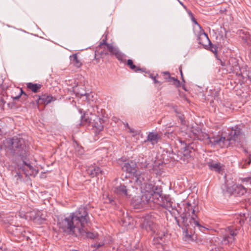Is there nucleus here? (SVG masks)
<instances>
[{
  "mask_svg": "<svg viewBox=\"0 0 251 251\" xmlns=\"http://www.w3.org/2000/svg\"><path fill=\"white\" fill-rule=\"evenodd\" d=\"M90 221L87 209L84 207H79L75 213L64 219H58L59 227L64 231L70 232L73 234L78 233L82 235L86 234L87 237L95 239L98 236L97 233L88 232L87 226Z\"/></svg>",
  "mask_w": 251,
  "mask_h": 251,
  "instance_id": "nucleus-1",
  "label": "nucleus"
},
{
  "mask_svg": "<svg viewBox=\"0 0 251 251\" xmlns=\"http://www.w3.org/2000/svg\"><path fill=\"white\" fill-rule=\"evenodd\" d=\"M183 207L178 205L176 211L182 219L183 234L186 240L192 241L195 238V229L197 227L202 232L208 229L201 226L197 220V214L199 212L198 203L195 201H186L183 203Z\"/></svg>",
  "mask_w": 251,
  "mask_h": 251,
  "instance_id": "nucleus-2",
  "label": "nucleus"
},
{
  "mask_svg": "<svg viewBox=\"0 0 251 251\" xmlns=\"http://www.w3.org/2000/svg\"><path fill=\"white\" fill-rule=\"evenodd\" d=\"M190 134L192 138L202 141L207 144L218 145L221 148L242 146L244 140V135L241 133L240 129L238 127L235 129L232 128L227 137L217 136L210 138L207 133L198 126H192Z\"/></svg>",
  "mask_w": 251,
  "mask_h": 251,
  "instance_id": "nucleus-3",
  "label": "nucleus"
},
{
  "mask_svg": "<svg viewBox=\"0 0 251 251\" xmlns=\"http://www.w3.org/2000/svg\"><path fill=\"white\" fill-rule=\"evenodd\" d=\"M140 223L142 228L153 233V244L158 246L157 247L158 251H163L165 234L156 225L154 217L151 214H147L141 218Z\"/></svg>",
  "mask_w": 251,
  "mask_h": 251,
  "instance_id": "nucleus-4",
  "label": "nucleus"
},
{
  "mask_svg": "<svg viewBox=\"0 0 251 251\" xmlns=\"http://www.w3.org/2000/svg\"><path fill=\"white\" fill-rule=\"evenodd\" d=\"M151 176L150 172H137L135 175L136 184L141 189L142 194L150 198L159 202V198H161L160 194L155 191L154 186L150 181Z\"/></svg>",
  "mask_w": 251,
  "mask_h": 251,
  "instance_id": "nucleus-5",
  "label": "nucleus"
},
{
  "mask_svg": "<svg viewBox=\"0 0 251 251\" xmlns=\"http://www.w3.org/2000/svg\"><path fill=\"white\" fill-rule=\"evenodd\" d=\"M25 137L19 135L12 138L6 139L4 141V145L13 155L23 156L25 154L28 144Z\"/></svg>",
  "mask_w": 251,
  "mask_h": 251,
  "instance_id": "nucleus-6",
  "label": "nucleus"
},
{
  "mask_svg": "<svg viewBox=\"0 0 251 251\" xmlns=\"http://www.w3.org/2000/svg\"><path fill=\"white\" fill-rule=\"evenodd\" d=\"M104 120L95 114H84L81 117V124L83 125L91 126L96 132H100L103 129Z\"/></svg>",
  "mask_w": 251,
  "mask_h": 251,
  "instance_id": "nucleus-7",
  "label": "nucleus"
},
{
  "mask_svg": "<svg viewBox=\"0 0 251 251\" xmlns=\"http://www.w3.org/2000/svg\"><path fill=\"white\" fill-rule=\"evenodd\" d=\"M223 234L222 243L223 245L230 244L234 241V237L237 235V232L233 226H229L226 228L222 229L221 231Z\"/></svg>",
  "mask_w": 251,
  "mask_h": 251,
  "instance_id": "nucleus-8",
  "label": "nucleus"
},
{
  "mask_svg": "<svg viewBox=\"0 0 251 251\" xmlns=\"http://www.w3.org/2000/svg\"><path fill=\"white\" fill-rule=\"evenodd\" d=\"M143 194L141 196H135L132 201L131 204L135 209H140L143 207L147 203L152 202L153 203H158L157 201L153 199H150Z\"/></svg>",
  "mask_w": 251,
  "mask_h": 251,
  "instance_id": "nucleus-9",
  "label": "nucleus"
},
{
  "mask_svg": "<svg viewBox=\"0 0 251 251\" xmlns=\"http://www.w3.org/2000/svg\"><path fill=\"white\" fill-rule=\"evenodd\" d=\"M227 191L230 194L235 196H242L245 194L247 190L241 184H234L230 187H227Z\"/></svg>",
  "mask_w": 251,
  "mask_h": 251,
  "instance_id": "nucleus-10",
  "label": "nucleus"
},
{
  "mask_svg": "<svg viewBox=\"0 0 251 251\" xmlns=\"http://www.w3.org/2000/svg\"><path fill=\"white\" fill-rule=\"evenodd\" d=\"M162 134L161 133L151 132L148 134L147 140L145 142H150L152 145L156 144L161 139Z\"/></svg>",
  "mask_w": 251,
  "mask_h": 251,
  "instance_id": "nucleus-11",
  "label": "nucleus"
},
{
  "mask_svg": "<svg viewBox=\"0 0 251 251\" xmlns=\"http://www.w3.org/2000/svg\"><path fill=\"white\" fill-rule=\"evenodd\" d=\"M207 165L210 170L219 174H223L224 170V166L220 163L212 161L207 163Z\"/></svg>",
  "mask_w": 251,
  "mask_h": 251,
  "instance_id": "nucleus-12",
  "label": "nucleus"
},
{
  "mask_svg": "<svg viewBox=\"0 0 251 251\" xmlns=\"http://www.w3.org/2000/svg\"><path fill=\"white\" fill-rule=\"evenodd\" d=\"M38 210L33 209L32 210L24 212L21 211L19 213V216L20 217L24 218L27 220H31L34 222V218L36 217L37 214H38Z\"/></svg>",
  "mask_w": 251,
  "mask_h": 251,
  "instance_id": "nucleus-13",
  "label": "nucleus"
},
{
  "mask_svg": "<svg viewBox=\"0 0 251 251\" xmlns=\"http://www.w3.org/2000/svg\"><path fill=\"white\" fill-rule=\"evenodd\" d=\"M136 164L135 162L132 161H128L124 163L122 168L124 171H126L130 174L135 173L137 171H135ZM136 174H135V176Z\"/></svg>",
  "mask_w": 251,
  "mask_h": 251,
  "instance_id": "nucleus-14",
  "label": "nucleus"
},
{
  "mask_svg": "<svg viewBox=\"0 0 251 251\" xmlns=\"http://www.w3.org/2000/svg\"><path fill=\"white\" fill-rule=\"evenodd\" d=\"M238 65V61L234 57H230L227 62H225L222 64L223 66H226L227 69L230 72L234 71L235 68H236Z\"/></svg>",
  "mask_w": 251,
  "mask_h": 251,
  "instance_id": "nucleus-15",
  "label": "nucleus"
},
{
  "mask_svg": "<svg viewBox=\"0 0 251 251\" xmlns=\"http://www.w3.org/2000/svg\"><path fill=\"white\" fill-rule=\"evenodd\" d=\"M106 47L110 54H114L116 58L119 60L122 61L123 60L124 55L120 52L117 48L114 47L112 45H107Z\"/></svg>",
  "mask_w": 251,
  "mask_h": 251,
  "instance_id": "nucleus-16",
  "label": "nucleus"
},
{
  "mask_svg": "<svg viewBox=\"0 0 251 251\" xmlns=\"http://www.w3.org/2000/svg\"><path fill=\"white\" fill-rule=\"evenodd\" d=\"M115 193L119 196L127 197L129 196L128 190L124 185H120L114 189Z\"/></svg>",
  "mask_w": 251,
  "mask_h": 251,
  "instance_id": "nucleus-17",
  "label": "nucleus"
},
{
  "mask_svg": "<svg viewBox=\"0 0 251 251\" xmlns=\"http://www.w3.org/2000/svg\"><path fill=\"white\" fill-rule=\"evenodd\" d=\"M156 203L161 205L171 213H173V211H176V208L175 207V205H173V202L170 200H165V201H163L162 203H161L160 202V200L159 199V203ZM177 208H178V207ZM173 213H175V212H173Z\"/></svg>",
  "mask_w": 251,
  "mask_h": 251,
  "instance_id": "nucleus-18",
  "label": "nucleus"
},
{
  "mask_svg": "<svg viewBox=\"0 0 251 251\" xmlns=\"http://www.w3.org/2000/svg\"><path fill=\"white\" fill-rule=\"evenodd\" d=\"M110 45L109 44L106 43V38L103 39L102 41L100 43L99 47L97 48V51L98 53L101 55H106L108 54V51L109 50H107V45Z\"/></svg>",
  "mask_w": 251,
  "mask_h": 251,
  "instance_id": "nucleus-19",
  "label": "nucleus"
},
{
  "mask_svg": "<svg viewBox=\"0 0 251 251\" xmlns=\"http://www.w3.org/2000/svg\"><path fill=\"white\" fill-rule=\"evenodd\" d=\"M52 97L50 95H43L40 97L37 100L38 104H47L50 102L52 100Z\"/></svg>",
  "mask_w": 251,
  "mask_h": 251,
  "instance_id": "nucleus-20",
  "label": "nucleus"
},
{
  "mask_svg": "<svg viewBox=\"0 0 251 251\" xmlns=\"http://www.w3.org/2000/svg\"><path fill=\"white\" fill-rule=\"evenodd\" d=\"M238 34L242 40L247 43V44L251 43V36L248 32L243 30H240L238 31Z\"/></svg>",
  "mask_w": 251,
  "mask_h": 251,
  "instance_id": "nucleus-21",
  "label": "nucleus"
},
{
  "mask_svg": "<svg viewBox=\"0 0 251 251\" xmlns=\"http://www.w3.org/2000/svg\"><path fill=\"white\" fill-rule=\"evenodd\" d=\"M197 39L199 41V43L204 46L205 49H207L208 45L211 42L206 33Z\"/></svg>",
  "mask_w": 251,
  "mask_h": 251,
  "instance_id": "nucleus-22",
  "label": "nucleus"
},
{
  "mask_svg": "<svg viewBox=\"0 0 251 251\" xmlns=\"http://www.w3.org/2000/svg\"><path fill=\"white\" fill-rule=\"evenodd\" d=\"M193 29L195 35L197 37V39L198 38H200L201 36L206 33L200 25H194Z\"/></svg>",
  "mask_w": 251,
  "mask_h": 251,
  "instance_id": "nucleus-23",
  "label": "nucleus"
},
{
  "mask_svg": "<svg viewBox=\"0 0 251 251\" xmlns=\"http://www.w3.org/2000/svg\"><path fill=\"white\" fill-rule=\"evenodd\" d=\"M71 62L73 65L77 68H79L81 66L82 63L78 59L76 54H73L70 57Z\"/></svg>",
  "mask_w": 251,
  "mask_h": 251,
  "instance_id": "nucleus-24",
  "label": "nucleus"
},
{
  "mask_svg": "<svg viewBox=\"0 0 251 251\" xmlns=\"http://www.w3.org/2000/svg\"><path fill=\"white\" fill-rule=\"evenodd\" d=\"M45 220V215L43 214L42 211L38 210L36 217L34 218V223L38 224H41Z\"/></svg>",
  "mask_w": 251,
  "mask_h": 251,
  "instance_id": "nucleus-25",
  "label": "nucleus"
},
{
  "mask_svg": "<svg viewBox=\"0 0 251 251\" xmlns=\"http://www.w3.org/2000/svg\"><path fill=\"white\" fill-rule=\"evenodd\" d=\"M27 87L34 93L38 92L41 88V85L39 84L28 83H27Z\"/></svg>",
  "mask_w": 251,
  "mask_h": 251,
  "instance_id": "nucleus-26",
  "label": "nucleus"
},
{
  "mask_svg": "<svg viewBox=\"0 0 251 251\" xmlns=\"http://www.w3.org/2000/svg\"><path fill=\"white\" fill-rule=\"evenodd\" d=\"M128 132L131 134V136L134 138V139L137 141L139 139V136L141 135V131L137 130L132 127H129Z\"/></svg>",
  "mask_w": 251,
  "mask_h": 251,
  "instance_id": "nucleus-27",
  "label": "nucleus"
},
{
  "mask_svg": "<svg viewBox=\"0 0 251 251\" xmlns=\"http://www.w3.org/2000/svg\"><path fill=\"white\" fill-rule=\"evenodd\" d=\"M88 173L90 174L91 177H93L99 174H102V171L99 167H96L92 169H89Z\"/></svg>",
  "mask_w": 251,
  "mask_h": 251,
  "instance_id": "nucleus-28",
  "label": "nucleus"
},
{
  "mask_svg": "<svg viewBox=\"0 0 251 251\" xmlns=\"http://www.w3.org/2000/svg\"><path fill=\"white\" fill-rule=\"evenodd\" d=\"M25 166L27 167V168H28L30 171V173H25L26 176L34 175H36L38 173V171L36 169H35V168H34L31 165H30L29 164L25 163Z\"/></svg>",
  "mask_w": 251,
  "mask_h": 251,
  "instance_id": "nucleus-29",
  "label": "nucleus"
},
{
  "mask_svg": "<svg viewBox=\"0 0 251 251\" xmlns=\"http://www.w3.org/2000/svg\"><path fill=\"white\" fill-rule=\"evenodd\" d=\"M164 74H165V75H166L167 76H169V77L170 79V80H173L174 81V84L176 87H180V82L179 80H178L176 78H175V77H172L170 76L169 73H168V72L165 73Z\"/></svg>",
  "mask_w": 251,
  "mask_h": 251,
  "instance_id": "nucleus-30",
  "label": "nucleus"
},
{
  "mask_svg": "<svg viewBox=\"0 0 251 251\" xmlns=\"http://www.w3.org/2000/svg\"><path fill=\"white\" fill-rule=\"evenodd\" d=\"M241 181L245 185L251 184V174L248 176L242 178Z\"/></svg>",
  "mask_w": 251,
  "mask_h": 251,
  "instance_id": "nucleus-31",
  "label": "nucleus"
},
{
  "mask_svg": "<svg viewBox=\"0 0 251 251\" xmlns=\"http://www.w3.org/2000/svg\"><path fill=\"white\" fill-rule=\"evenodd\" d=\"M173 109L174 111L178 115V116L180 119L182 121L183 119V115L181 114L180 112L178 109L177 107L176 106H173Z\"/></svg>",
  "mask_w": 251,
  "mask_h": 251,
  "instance_id": "nucleus-32",
  "label": "nucleus"
},
{
  "mask_svg": "<svg viewBox=\"0 0 251 251\" xmlns=\"http://www.w3.org/2000/svg\"><path fill=\"white\" fill-rule=\"evenodd\" d=\"M207 48H209L210 50L213 53H216L217 51V47L215 45H214L211 44H209L208 45V47Z\"/></svg>",
  "mask_w": 251,
  "mask_h": 251,
  "instance_id": "nucleus-33",
  "label": "nucleus"
},
{
  "mask_svg": "<svg viewBox=\"0 0 251 251\" xmlns=\"http://www.w3.org/2000/svg\"><path fill=\"white\" fill-rule=\"evenodd\" d=\"M104 245V243L103 242H100L99 243H96L92 245V247L96 248H99L100 247Z\"/></svg>",
  "mask_w": 251,
  "mask_h": 251,
  "instance_id": "nucleus-34",
  "label": "nucleus"
},
{
  "mask_svg": "<svg viewBox=\"0 0 251 251\" xmlns=\"http://www.w3.org/2000/svg\"><path fill=\"white\" fill-rule=\"evenodd\" d=\"M6 102V101L4 98H0V107L2 108Z\"/></svg>",
  "mask_w": 251,
  "mask_h": 251,
  "instance_id": "nucleus-35",
  "label": "nucleus"
},
{
  "mask_svg": "<svg viewBox=\"0 0 251 251\" xmlns=\"http://www.w3.org/2000/svg\"><path fill=\"white\" fill-rule=\"evenodd\" d=\"M130 68L133 70L135 72H137L138 71H140L141 69L137 66H136L135 65L133 64L130 67Z\"/></svg>",
  "mask_w": 251,
  "mask_h": 251,
  "instance_id": "nucleus-36",
  "label": "nucleus"
},
{
  "mask_svg": "<svg viewBox=\"0 0 251 251\" xmlns=\"http://www.w3.org/2000/svg\"><path fill=\"white\" fill-rule=\"evenodd\" d=\"M133 64V61L132 60L128 59L127 62V65L129 66H131Z\"/></svg>",
  "mask_w": 251,
  "mask_h": 251,
  "instance_id": "nucleus-37",
  "label": "nucleus"
},
{
  "mask_svg": "<svg viewBox=\"0 0 251 251\" xmlns=\"http://www.w3.org/2000/svg\"><path fill=\"white\" fill-rule=\"evenodd\" d=\"M108 199H107V201H105V202H108V203H111L112 204L113 202H114V201L113 200L109 198V197H107Z\"/></svg>",
  "mask_w": 251,
  "mask_h": 251,
  "instance_id": "nucleus-38",
  "label": "nucleus"
},
{
  "mask_svg": "<svg viewBox=\"0 0 251 251\" xmlns=\"http://www.w3.org/2000/svg\"><path fill=\"white\" fill-rule=\"evenodd\" d=\"M210 251H221V250L219 248L215 247L214 249L212 248Z\"/></svg>",
  "mask_w": 251,
  "mask_h": 251,
  "instance_id": "nucleus-39",
  "label": "nucleus"
},
{
  "mask_svg": "<svg viewBox=\"0 0 251 251\" xmlns=\"http://www.w3.org/2000/svg\"><path fill=\"white\" fill-rule=\"evenodd\" d=\"M192 21L193 22H194V23L195 24V25H199L198 24V23L197 22V21L195 20V18H192Z\"/></svg>",
  "mask_w": 251,
  "mask_h": 251,
  "instance_id": "nucleus-40",
  "label": "nucleus"
},
{
  "mask_svg": "<svg viewBox=\"0 0 251 251\" xmlns=\"http://www.w3.org/2000/svg\"><path fill=\"white\" fill-rule=\"evenodd\" d=\"M124 125L127 128L128 130H129V127H131L128 124L126 123H124Z\"/></svg>",
  "mask_w": 251,
  "mask_h": 251,
  "instance_id": "nucleus-41",
  "label": "nucleus"
},
{
  "mask_svg": "<svg viewBox=\"0 0 251 251\" xmlns=\"http://www.w3.org/2000/svg\"><path fill=\"white\" fill-rule=\"evenodd\" d=\"M180 74H181V77H182V80H183V81H184V78H183V75H182V70L181 69H180Z\"/></svg>",
  "mask_w": 251,
  "mask_h": 251,
  "instance_id": "nucleus-42",
  "label": "nucleus"
},
{
  "mask_svg": "<svg viewBox=\"0 0 251 251\" xmlns=\"http://www.w3.org/2000/svg\"><path fill=\"white\" fill-rule=\"evenodd\" d=\"M152 79H153V80L154 81V82L155 83H156L158 82V81L156 79L155 77H152Z\"/></svg>",
  "mask_w": 251,
  "mask_h": 251,
  "instance_id": "nucleus-43",
  "label": "nucleus"
},
{
  "mask_svg": "<svg viewBox=\"0 0 251 251\" xmlns=\"http://www.w3.org/2000/svg\"><path fill=\"white\" fill-rule=\"evenodd\" d=\"M246 161L247 162V164L248 165H249V164H250V163H251V159H249V160H246Z\"/></svg>",
  "mask_w": 251,
  "mask_h": 251,
  "instance_id": "nucleus-44",
  "label": "nucleus"
},
{
  "mask_svg": "<svg viewBox=\"0 0 251 251\" xmlns=\"http://www.w3.org/2000/svg\"><path fill=\"white\" fill-rule=\"evenodd\" d=\"M175 219H176V222L177 223V225H178L179 226H181L180 225V224H179V223L178 221L177 220V219H176V217H175Z\"/></svg>",
  "mask_w": 251,
  "mask_h": 251,
  "instance_id": "nucleus-45",
  "label": "nucleus"
},
{
  "mask_svg": "<svg viewBox=\"0 0 251 251\" xmlns=\"http://www.w3.org/2000/svg\"><path fill=\"white\" fill-rule=\"evenodd\" d=\"M185 155L186 156H188L189 155V152L188 151H186V153H185Z\"/></svg>",
  "mask_w": 251,
  "mask_h": 251,
  "instance_id": "nucleus-46",
  "label": "nucleus"
},
{
  "mask_svg": "<svg viewBox=\"0 0 251 251\" xmlns=\"http://www.w3.org/2000/svg\"><path fill=\"white\" fill-rule=\"evenodd\" d=\"M0 251H8L7 250H3L2 249L0 248Z\"/></svg>",
  "mask_w": 251,
  "mask_h": 251,
  "instance_id": "nucleus-47",
  "label": "nucleus"
},
{
  "mask_svg": "<svg viewBox=\"0 0 251 251\" xmlns=\"http://www.w3.org/2000/svg\"><path fill=\"white\" fill-rule=\"evenodd\" d=\"M248 76H249V79L251 81V75H249Z\"/></svg>",
  "mask_w": 251,
  "mask_h": 251,
  "instance_id": "nucleus-48",
  "label": "nucleus"
},
{
  "mask_svg": "<svg viewBox=\"0 0 251 251\" xmlns=\"http://www.w3.org/2000/svg\"><path fill=\"white\" fill-rule=\"evenodd\" d=\"M19 98V96L17 97H15V99H18V98Z\"/></svg>",
  "mask_w": 251,
  "mask_h": 251,
  "instance_id": "nucleus-49",
  "label": "nucleus"
},
{
  "mask_svg": "<svg viewBox=\"0 0 251 251\" xmlns=\"http://www.w3.org/2000/svg\"><path fill=\"white\" fill-rule=\"evenodd\" d=\"M75 251V250H73V251Z\"/></svg>",
  "mask_w": 251,
  "mask_h": 251,
  "instance_id": "nucleus-50",
  "label": "nucleus"
}]
</instances>
